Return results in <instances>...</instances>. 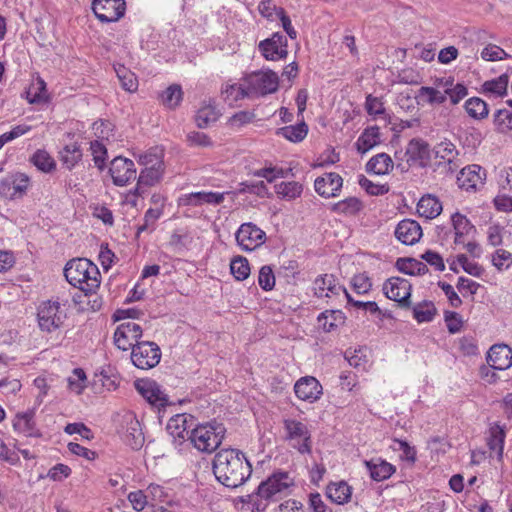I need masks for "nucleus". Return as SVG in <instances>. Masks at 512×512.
Returning a JSON list of instances; mask_svg holds the SVG:
<instances>
[{"label":"nucleus","mask_w":512,"mask_h":512,"mask_svg":"<svg viewBox=\"0 0 512 512\" xmlns=\"http://www.w3.org/2000/svg\"><path fill=\"white\" fill-rule=\"evenodd\" d=\"M164 173V165L152 168H144L138 177L137 185L131 193L135 196H142L145 192V187H151L157 184Z\"/></svg>","instance_id":"nucleus-23"},{"label":"nucleus","mask_w":512,"mask_h":512,"mask_svg":"<svg viewBox=\"0 0 512 512\" xmlns=\"http://www.w3.org/2000/svg\"><path fill=\"white\" fill-rule=\"evenodd\" d=\"M352 286L356 293L365 294L371 289L372 283L366 274L361 273L352 278Z\"/></svg>","instance_id":"nucleus-64"},{"label":"nucleus","mask_w":512,"mask_h":512,"mask_svg":"<svg viewBox=\"0 0 512 512\" xmlns=\"http://www.w3.org/2000/svg\"><path fill=\"white\" fill-rule=\"evenodd\" d=\"M364 465L370 473V477L374 481H384L390 478L396 471L394 465L388 463L381 458H372L365 460Z\"/></svg>","instance_id":"nucleus-25"},{"label":"nucleus","mask_w":512,"mask_h":512,"mask_svg":"<svg viewBox=\"0 0 512 512\" xmlns=\"http://www.w3.org/2000/svg\"><path fill=\"white\" fill-rule=\"evenodd\" d=\"M343 184V179L338 173H326L315 180L314 187L316 192L325 198L338 195Z\"/></svg>","instance_id":"nucleus-19"},{"label":"nucleus","mask_w":512,"mask_h":512,"mask_svg":"<svg viewBox=\"0 0 512 512\" xmlns=\"http://www.w3.org/2000/svg\"><path fill=\"white\" fill-rule=\"evenodd\" d=\"M258 48L263 57L270 61L285 59L288 55L287 38L278 32L261 41Z\"/></svg>","instance_id":"nucleus-13"},{"label":"nucleus","mask_w":512,"mask_h":512,"mask_svg":"<svg viewBox=\"0 0 512 512\" xmlns=\"http://www.w3.org/2000/svg\"><path fill=\"white\" fill-rule=\"evenodd\" d=\"M380 129L378 126H370L364 129L361 135L358 137L355 147L358 153L365 154L375 146L379 145Z\"/></svg>","instance_id":"nucleus-26"},{"label":"nucleus","mask_w":512,"mask_h":512,"mask_svg":"<svg viewBox=\"0 0 512 512\" xmlns=\"http://www.w3.org/2000/svg\"><path fill=\"white\" fill-rule=\"evenodd\" d=\"M444 319L450 333L455 334L461 330L463 321L462 317L457 312L445 311Z\"/></svg>","instance_id":"nucleus-63"},{"label":"nucleus","mask_w":512,"mask_h":512,"mask_svg":"<svg viewBox=\"0 0 512 512\" xmlns=\"http://www.w3.org/2000/svg\"><path fill=\"white\" fill-rule=\"evenodd\" d=\"M183 99L182 88L178 84L170 85L166 90H164L161 94V102L162 104L169 108L175 109L179 106Z\"/></svg>","instance_id":"nucleus-36"},{"label":"nucleus","mask_w":512,"mask_h":512,"mask_svg":"<svg viewBox=\"0 0 512 512\" xmlns=\"http://www.w3.org/2000/svg\"><path fill=\"white\" fill-rule=\"evenodd\" d=\"M0 196L5 199H15L19 197L15 181H12L10 176L0 180Z\"/></svg>","instance_id":"nucleus-62"},{"label":"nucleus","mask_w":512,"mask_h":512,"mask_svg":"<svg viewBox=\"0 0 512 512\" xmlns=\"http://www.w3.org/2000/svg\"><path fill=\"white\" fill-rule=\"evenodd\" d=\"M163 210L162 208H149L144 215L143 224L139 225L137 228V236H139L140 233L145 232L152 228L156 221L160 218L162 215Z\"/></svg>","instance_id":"nucleus-55"},{"label":"nucleus","mask_w":512,"mask_h":512,"mask_svg":"<svg viewBox=\"0 0 512 512\" xmlns=\"http://www.w3.org/2000/svg\"><path fill=\"white\" fill-rule=\"evenodd\" d=\"M393 169V161L386 153L373 156L366 164V171L376 175L388 174Z\"/></svg>","instance_id":"nucleus-32"},{"label":"nucleus","mask_w":512,"mask_h":512,"mask_svg":"<svg viewBox=\"0 0 512 512\" xmlns=\"http://www.w3.org/2000/svg\"><path fill=\"white\" fill-rule=\"evenodd\" d=\"M487 363L492 370H506L512 366V350L508 345H493L487 354Z\"/></svg>","instance_id":"nucleus-18"},{"label":"nucleus","mask_w":512,"mask_h":512,"mask_svg":"<svg viewBox=\"0 0 512 512\" xmlns=\"http://www.w3.org/2000/svg\"><path fill=\"white\" fill-rule=\"evenodd\" d=\"M493 265L499 270L508 269L512 265V254L504 249H497L492 256Z\"/></svg>","instance_id":"nucleus-58"},{"label":"nucleus","mask_w":512,"mask_h":512,"mask_svg":"<svg viewBox=\"0 0 512 512\" xmlns=\"http://www.w3.org/2000/svg\"><path fill=\"white\" fill-rule=\"evenodd\" d=\"M226 429L216 421L200 424L191 430L189 441L200 452L212 453L222 443Z\"/></svg>","instance_id":"nucleus-4"},{"label":"nucleus","mask_w":512,"mask_h":512,"mask_svg":"<svg viewBox=\"0 0 512 512\" xmlns=\"http://www.w3.org/2000/svg\"><path fill=\"white\" fill-rule=\"evenodd\" d=\"M186 424V415L179 414L175 417H172L168 424L167 430L173 437H178L184 439L185 437L189 438V434L191 431L187 429Z\"/></svg>","instance_id":"nucleus-45"},{"label":"nucleus","mask_w":512,"mask_h":512,"mask_svg":"<svg viewBox=\"0 0 512 512\" xmlns=\"http://www.w3.org/2000/svg\"><path fill=\"white\" fill-rule=\"evenodd\" d=\"M485 170L476 164L468 165L461 169L457 176V184L460 189L475 192L484 185Z\"/></svg>","instance_id":"nucleus-15"},{"label":"nucleus","mask_w":512,"mask_h":512,"mask_svg":"<svg viewBox=\"0 0 512 512\" xmlns=\"http://www.w3.org/2000/svg\"><path fill=\"white\" fill-rule=\"evenodd\" d=\"M161 359L159 346L151 341H142L133 346L131 360L139 369H150L155 367Z\"/></svg>","instance_id":"nucleus-8"},{"label":"nucleus","mask_w":512,"mask_h":512,"mask_svg":"<svg viewBox=\"0 0 512 512\" xmlns=\"http://www.w3.org/2000/svg\"><path fill=\"white\" fill-rule=\"evenodd\" d=\"M365 109L370 116H380L385 114V107L380 98L369 94L366 97Z\"/></svg>","instance_id":"nucleus-59"},{"label":"nucleus","mask_w":512,"mask_h":512,"mask_svg":"<svg viewBox=\"0 0 512 512\" xmlns=\"http://www.w3.org/2000/svg\"><path fill=\"white\" fill-rule=\"evenodd\" d=\"M359 185L370 195L379 196L384 195L389 191L388 185L375 184L365 176H360Z\"/></svg>","instance_id":"nucleus-56"},{"label":"nucleus","mask_w":512,"mask_h":512,"mask_svg":"<svg viewBox=\"0 0 512 512\" xmlns=\"http://www.w3.org/2000/svg\"><path fill=\"white\" fill-rule=\"evenodd\" d=\"M235 236L238 245L246 251L255 250L266 240V233L252 222L243 223Z\"/></svg>","instance_id":"nucleus-10"},{"label":"nucleus","mask_w":512,"mask_h":512,"mask_svg":"<svg viewBox=\"0 0 512 512\" xmlns=\"http://www.w3.org/2000/svg\"><path fill=\"white\" fill-rule=\"evenodd\" d=\"M293 484V479L287 472L279 471L270 475L257 488L256 495L259 501L254 504L256 509L264 511L266 504L262 505L261 500L277 501L288 494V490Z\"/></svg>","instance_id":"nucleus-3"},{"label":"nucleus","mask_w":512,"mask_h":512,"mask_svg":"<svg viewBox=\"0 0 512 512\" xmlns=\"http://www.w3.org/2000/svg\"><path fill=\"white\" fill-rule=\"evenodd\" d=\"M397 269L408 275H424L428 272L427 265L414 258H399L396 261Z\"/></svg>","instance_id":"nucleus-34"},{"label":"nucleus","mask_w":512,"mask_h":512,"mask_svg":"<svg viewBox=\"0 0 512 512\" xmlns=\"http://www.w3.org/2000/svg\"><path fill=\"white\" fill-rule=\"evenodd\" d=\"M81 157L82 151L77 143L68 144L60 151V160L69 170L75 167Z\"/></svg>","instance_id":"nucleus-35"},{"label":"nucleus","mask_w":512,"mask_h":512,"mask_svg":"<svg viewBox=\"0 0 512 512\" xmlns=\"http://www.w3.org/2000/svg\"><path fill=\"white\" fill-rule=\"evenodd\" d=\"M138 163L144 166V168L163 166V152L158 148H152L147 152L139 155Z\"/></svg>","instance_id":"nucleus-47"},{"label":"nucleus","mask_w":512,"mask_h":512,"mask_svg":"<svg viewBox=\"0 0 512 512\" xmlns=\"http://www.w3.org/2000/svg\"><path fill=\"white\" fill-rule=\"evenodd\" d=\"M243 82L245 83L251 97H259L277 91L279 78L272 70L255 71L246 75Z\"/></svg>","instance_id":"nucleus-5"},{"label":"nucleus","mask_w":512,"mask_h":512,"mask_svg":"<svg viewBox=\"0 0 512 512\" xmlns=\"http://www.w3.org/2000/svg\"><path fill=\"white\" fill-rule=\"evenodd\" d=\"M34 416V410L17 413L13 420L14 430L26 437H41L42 433L36 428Z\"/></svg>","instance_id":"nucleus-22"},{"label":"nucleus","mask_w":512,"mask_h":512,"mask_svg":"<svg viewBox=\"0 0 512 512\" xmlns=\"http://www.w3.org/2000/svg\"><path fill=\"white\" fill-rule=\"evenodd\" d=\"M314 293L317 297H332L338 295L341 291L345 294L346 289L336 283L333 275L325 274L315 279L313 284Z\"/></svg>","instance_id":"nucleus-24"},{"label":"nucleus","mask_w":512,"mask_h":512,"mask_svg":"<svg viewBox=\"0 0 512 512\" xmlns=\"http://www.w3.org/2000/svg\"><path fill=\"white\" fill-rule=\"evenodd\" d=\"M436 314V308L431 302L417 304L413 308V316L419 322H430Z\"/></svg>","instance_id":"nucleus-48"},{"label":"nucleus","mask_w":512,"mask_h":512,"mask_svg":"<svg viewBox=\"0 0 512 512\" xmlns=\"http://www.w3.org/2000/svg\"><path fill=\"white\" fill-rule=\"evenodd\" d=\"M66 313L58 301L48 300L42 302L37 311L38 325L43 332H53L61 327Z\"/></svg>","instance_id":"nucleus-7"},{"label":"nucleus","mask_w":512,"mask_h":512,"mask_svg":"<svg viewBox=\"0 0 512 512\" xmlns=\"http://www.w3.org/2000/svg\"><path fill=\"white\" fill-rule=\"evenodd\" d=\"M32 163L43 172H50L55 168L53 158L45 150H37L32 158Z\"/></svg>","instance_id":"nucleus-49"},{"label":"nucleus","mask_w":512,"mask_h":512,"mask_svg":"<svg viewBox=\"0 0 512 512\" xmlns=\"http://www.w3.org/2000/svg\"><path fill=\"white\" fill-rule=\"evenodd\" d=\"M452 223L455 230V243L457 244L462 243V237L474 229L467 217L460 213H455L452 216Z\"/></svg>","instance_id":"nucleus-43"},{"label":"nucleus","mask_w":512,"mask_h":512,"mask_svg":"<svg viewBox=\"0 0 512 512\" xmlns=\"http://www.w3.org/2000/svg\"><path fill=\"white\" fill-rule=\"evenodd\" d=\"M362 208L361 201L356 197H349L342 201H339L335 203L332 206V211L337 214H343V215H355L357 214Z\"/></svg>","instance_id":"nucleus-41"},{"label":"nucleus","mask_w":512,"mask_h":512,"mask_svg":"<svg viewBox=\"0 0 512 512\" xmlns=\"http://www.w3.org/2000/svg\"><path fill=\"white\" fill-rule=\"evenodd\" d=\"M92 10L102 23L117 22L126 11L125 0H93Z\"/></svg>","instance_id":"nucleus-9"},{"label":"nucleus","mask_w":512,"mask_h":512,"mask_svg":"<svg viewBox=\"0 0 512 512\" xmlns=\"http://www.w3.org/2000/svg\"><path fill=\"white\" fill-rule=\"evenodd\" d=\"M275 190L280 198L293 200L301 195L303 186L296 181L281 182L275 186Z\"/></svg>","instance_id":"nucleus-40"},{"label":"nucleus","mask_w":512,"mask_h":512,"mask_svg":"<svg viewBox=\"0 0 512 512\" xmlns=\"http://www.w3.org/2000/svg\"><path fill=\"white\" fill-rule=\"evenodd\" d=\"M114 69L124 90L128 92H134L137 90L138 80L132 71L123 65H118Z\"/></svg>","instance_id":"nucleus-42"},{"label":"nucleus","mask_w":512,"mask_h":512,"mask_svg":"<svg viewBox=\"0 0 512 512\" xmlns=\"http://www.w3.org/2000/svg\"><path fill=\"white\" fill-rule=\"evenodd\" d=\"M225 193L219 192H193L185 194L178 199V206H201L203 204L217 205L223 202Z\"/></svg>","instance_id":"nucleus-20"},{"label":"nucleus","mask_w":512,"mask_h":512,"mask_svg":"<svg viewBox=\"0 0 512 512\" xmlns=\"http://www.w3.org/2000/svg\"><path fill=\"white\" fill-rule=\"evenodd\" d=\"M442 211L441 202L432 195L423 196L417 204V212L419 216L426 219L436 218Z\"/></svg>","instance_id":"nucleus-31"},{"label":"nucleus","mask_w":512,"mask_h":512,"mask_svg":"<svg viewBox=\"0 0 512 512\" xmlns=\"http://www.w3.org/2000/svg\"><path fill=\"white\" fill-rule=\"evenodd\" d=\"M113 183L116 186H125L136 179V168L132 160L116 157L111 161L109 168Z\"/></svg>","instance_id":"nucleus-14"},{"label":"nucleus","mask_w":512,"mask_h":512,"mask_svg":"<svg viewBox=\"0 0 512 512\" xmlns=\"http://www.w3.org/2000/svg\"><path fill=\"white\" fill-rule=\"evenodd\" d=\"M396 238L405 245H413L422 236V229L418 222L405 219L399 222L395 229Z\"/></svg>","instance_id":"nucleus-21"},{"label":"nucleus","mask_w":512,"mask_h":512,"mask_svg":"<svg viewBox=\"0 0 512 512\" xmlns=\"http://www.w3.org/2000/svg\"><path fill=\"white\" fill-rule=\"evenodd\" d=\"M435 154L436 157L452 162V160L458 155V151L452 142L442 141L435 146Z\"/></svg>","instance_id":"nucleus-52"},{"label":"nucleus","mask_w":512,"mask_h":512,"mask_svg":"<svg viewBox=\"0 0 512 512\" xmlns=\"http://www.w3.org/2000/svg\"><path fill=\"white\" fill-rule=\"evenodd\" d=\"M256 118V115L253 111H239L233 114L228 119V125L231 128H241L246 124L253 122Z\"/></svg>","instance_id":"nucleus-54"},{"label":"nucleus","mask_w":512,"mask_h":512,"mask_svg":"<svg viewBox=\"0 0 512 512\" xmlns=\"http://www.w3.org/2000/svg\"><path fill=\"white\" fill-rule=\"evenodd\" d=\"M258 283H259V286L265 291H270L274 288L275 275L270 266L265 265V266L261 267V269L259 271V276H258Z\"/></svg>","instance_id":"nucleus-57"},{"label":"nucleus","mask_w":512,"mask_h":512,"mask_svg":"<svg viewBox=\"0 0 512 512\" xmlns=\"http://www.w3.org/2000/svg\"><path fill=\"white\" fill-rule=\"evenodd\" d=\"M66 280L86 294L92 293L100 285L99 270L86 258H76L67 262L64 268Z\"/></svg>","instance_id":"nucleus-2"},{"label":"nucleus","mask_w":512,"mask_h":512,"mask_svg":"<svg viewBox=\"0 0 512 512\" xmlns=\"http://www.w3.org/2000/svg\"><path fill=\"white\" fill-rule=\"evenodd\" d=\"M322 386L320 382L312 376L300 378L294 385L296 396L303 400L313 403L322 395Z\"/></svg>","instance_id":"nucleus-17"},{"label":"nucleus","mask_w":512,"mask_h":512,"mask_svg":"<svg viewBox=\"0 0 512 512\" xmlns=\"http://www.w3.org/2000/svg\"><path fill=\"white\" fill-rule=\"evenodd\" d=\"M90 150L93 155V161L99 169H103L106 161L107 150L106 147L99 141H93L90 145Z\"/></svg>","instance_id":"nucleus-60"},{"label":"nucleus","mask_w":512,"mask_h":512,"mask_svg":"<svg viewBox=\"0 0 512 512\" xmlns=\"http://www.w3.org/2000/svg\"><path fill=\"white\" fill-rule=\"evenodd\" d=\"M230 270L237 280H245L250 274L249 263L246 258L238 256L230 263Z\"/></svg>","instance_id":"nucleus-50"},{"label":"nucleus","mask_w":512,"mask_h":512,"mask_svg":"<svg viewBox=\"0 0 512 512\" xmlns=\"http://www.w3.org/2000/svg\"><path fill=\"white\" fill-rule=\"evenodd\" d=\"M467 114L474 119H484L488 116V106L484 100L479 97H472L465 102Z\"/></svg>","instance_id":"nucleus-38"},{"label":"nucleus","mask_w":512,"mask_h":512,"mask_svg":"<svg viewBox=\"0 0 512 512\" xmlns=\"http://www.w3.org/2000/svg\"><path fill=\"white\" fill-rule=\"evenodd\" d=\"M223 94L225 101H227L229 105H233L235 102L246 97H251L245 83L228 85L223 91Z\"/></svg>","instance_id":"nucleus-46"},{"label":"nucleus","mask_w":512,"mask_h":512,"mask_svg":"<svg viewBox=\"0 0 512 512\" xmlns=\"http://www.w3.org/2000/svg\"><path fill=\"white\" fill-rule=\"evenodd\" d=\"M307 133L308 126L304 122L297 125L285 126L277 130V135H281L291 142L302 141L307 136Z\"/></svg>","instance_id":"nucleus-37"},{"label":"nucleus","mask_w":512,"mask_h":512,"mask_svg":"<svg viewBox=\"0 0 512 512\" xmlns=\"http://www.w3.org/2000/svg\"><path fill=\"white\" fill-rule=\"evenodd\" d=\"M85 381L86 375L84 370L81 368H75L72 376L68 378V387L76 394H81L86 387Z\"/></svg>","instance_id":"nucleus-53"},{"label":"nucleus","mask_w":512,"mask_h":512,"mask_svg":"<svg viewBox=\"0 0 512 512\" xmlns=\"http://www.w3.org/2000/svg\"><path fill=\"white\" fill-rule=\"evenodd\" d=\"M509 76L502 74L499 77L485 81L482 85L484 92L492 93L497 96H504L507 93Z\"/></svg>","instance_id":"nucleus-44"},{"label":"nucleus","mask_w":512,"mask_h":512,"mask_svg":"<svg viewBox=\"0 0 512 512\" xmlns=\"http://www.w3.org/2000/svg\"><path fill=\"white\" fill-rule=\"evenodd\" d=\"M427 96L426 102L430 105L443 104L446 98V92L443 93L433 87L422 86L418 90L417 97Z\"/></svg>","instance_id":"nucleus-51"},{"label":"nucleus","mask_w":512,"mask_h":512,"mask_svg":"<svg viewBox=\"0 0 512 512\" xmlns=\"http://www.w3.org/2000/svg\"><path fill=\"white\" fill-rule=\"evenodd\" d=\"M319 326L325 332H331L345 322V316L340 310H327L321 313L318 318Z\"/></svg>","instance_id":"nucleus-33"},{"label":"nucleus","mask_w":512,"mask_h":512,"mask_svg":"<svg viewBox=\"0 0 512 512\" xmlns=\"http://www.w3.org/2000/svg\"><path fill=\"white\" fill-rule=\"evenodd\" d=\"M141 336L142 328L140 325L134 322H124L120 324L114 332V343L123 351L130 348L133 350L135 344L141 343L139 341Z\"/></svg>","instance_id":"nucleus-12"},{"label":"nucleus","mask_w":512,"mask_h":512,"mask_svg":"<svg viewBox=\"0 0 512 512\" xmlns=\"http://www.w3.org/2000/svg\"><path fill=\"white\" fill-rule=\"evenodd\" d=\"M124 441L134 450L140 449L144 443V435L140 423L133 417L127 421Z\"/></svg>","instance_id":"nucleus-30"},{"label":"nucleus","mask_w":512,"mask_h":512,"mask_svg":"<svg viewBox=\"0 0 512 512\" xmlns=\"http://www.w3.org/2000/svg\"><path fill=\"white\" fill-rule=\"evenodd\" d=\"M509 55L499 46L494 44L487 45L481 51V57L486 61H497L507 58Z\"/></svg>","instance_id":"nucleus-61"},{"label":"nucleus","mask_w":512,"mask_h":512,"mask_svg":"<svg viewBox=\"0 0 512 512\" xmlns=\"http://www.w3.org/2000/svg\"><path fill=\"white\" fill-rule=\"evenodd\" d=\"M136 390L149 404L157 408H165L169 405L168 396L161 390L160 385L154 380H138L135 382Z\"/></svg>","instance_id":"nucleus-16"},{"label":"nucleus","mask_w":512,"mask_h":512,"mask_svg":"<svg viewBox=\"0 0 512 512\" xmlns=\"http://www.w3.org/2000/svg\"><path fill=\"white\" fill-rule=\"evenodd\" d=\"M219 112L212 105H204L202 106L195 116L196 125L199 128H206L210 124L216 122L219 118Z\"/></svg>","instance_id":"nucleus-39"},{"label":"nucleus","mask_w":512,"mask_h":512,"mask_svg":"<svg viewBox=\"0 0 512 512\" xmlns=\"http://www.w3.org/2000/svg\"><path fill=\"white\" fill-rule=\"evenodd\" d=\"M428 155V144L424 140L414 138L409 141L405 152L409 166L422 163L428 158Z\"/></svg>","instance_id":"nucleus-27"},{"label":"nucleus","mask_w":512,"mask_h":512,"mask_svg":"<svg viewBox=\"0 0 512 512\" xmlns=\"http://www.w3.org/2000/svg\"><path fill=\"white\" fill-rule=\"evenodd\" d=\"M285 440L301 454L312 451L311 434L308 427L295 419L284 420Z\"/></svg>","instance_id":"nucleus-6"},{"label":"nucleus","mask_w":512,"mask_h":512,"mask_svg":"<svg viewBox=\"0 0 512 512\" xmlns=\"http://www.w3.org/2000/svg\"><path fill=\"white\" fill-rule=\"evenodd\" d=\"M504 440V428L497 424L491 426L489 429V436L487 438V445L490 450V456H492V453H495L499 461L503 458Z\"/></svg>","instance_id":"nucleus-29"},{"label":"nucleus","mask_w":512,"mask_h":512,"mask_svg":"<svg viewBox=\"0 0 512 512\" xmlns=\"http://www.w3.org/2000/svg\"><path fill=\"white\" fill-rule=\"evenodd\" d=\"M326 496L331 502L343 505L348 503L352 496V487L345 481L331 482L326 487Z\"/></svg>","instance_id":"nucleus-28"},{"label":"nucleus","mask_w":512,"mask_h":512,"mask_svg":"<svg viewBox=\"0 0 512 512\" xmlns=\"http://www.w3.org/2000/svg\"><path fill=\"white\" fill-rule=\"evenodd\" d=\"M212 470L219 483L227 488H237L251 476L252 465L242 451L225 448L215 454Z\"/></svg>","instance_id":"nucleus-1"},{"label":"nucleus","mask_w":512,"mask_h":512,"mask_svg":"<svg viewBox=\"0 0 512 512\" xmlns=\"http://www.w3.org/2000/svg\"><path fill=\"white\" fill-rule=\"evenodd\" d=\"M385 296L399 303L401 307L410 306L411 284L400 277H391L383 285Z\"/></svg>","instance_id":"nucleus-11"}]
</instances>
